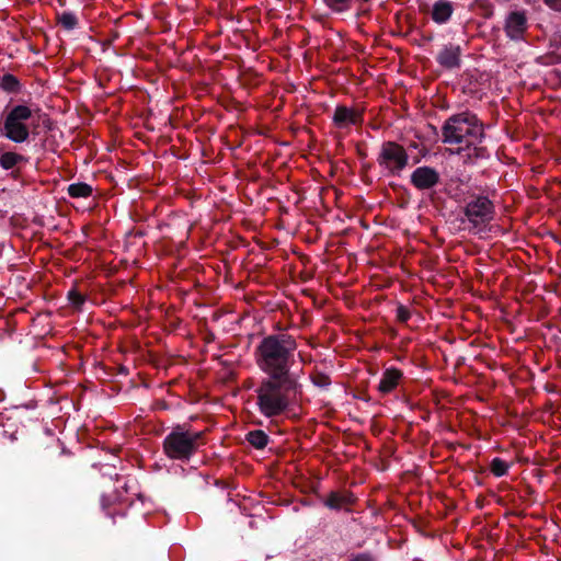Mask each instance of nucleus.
Returning <instances> with one entry per match:
<instances>
[{"instance_id":"f257e3e1","label":"nucleus","mask_w":561,"mask_h":561,"mask_svg":"<svg viewBox=\"0 0 561 561\" xmlns=\"http://www.w3.org/2000/svg\"><path fill=\"white\" fill-rule=\"evenodd\" d=\"M296 348V340L290 334L268 335L255 350V363L268 377L290 378L289 370Z\"/></svg>"},{"instance_id":"f03ea898","label":"nucleus","mask_w":561,"mask_h":561,"mask_svg":"<svg viewBox=\"0 0 561 561\" xmlns=\"http://www.w3.org/2000/svg\"><path fill=\"white\" fill-rule=\"evenodd\" d=\"M485 138L482 121L471 111L450 115L442 126V141L448 145H463L470 148Z\"/></svg>"},{"instance_id":"7ed1b4c3","label":"nucleus","mask_w":561,"mask_h":561,"mask_svg":"<svg viewBox=\"0 0 561 561\" xmlns=\"http://www.w3.org/2000/svg\"><path fill=\"white\" fill-rule=\"evenodd\" d=\"M294 388L291 378H264L255 389L256 405L260 413L266 417L284 414L290 404V393Z\"/></svg>"},{"instance_id":"20e7f679","label":"nucleus","mask_w":561,"mask_h":561,"mask_svg":"<svg viewBox=\"0 0 561 561\" xmlns=\"http://www.w3.org/2000/svg\"><path fill=\"white\" fill-rule=\"evenodd\" d=\"M205 444V432L192 431L183 424L171 430L163 439L162 448L169 459L188 461Z\"/></svg>"},{"instance_id":"39448f33","label":"nucleus","mask_w":561,"mask_h":561,"mask_svg":"<svg viewBox=\"0 0 561 561\" xmlns=\"http://www.w3.org/2000/svg\"><path fill=\"white\" fill-rule=\"evenodd\" d=\"M39 108L27 104H15L8 108L2 123V134L15 144H22L30 137L31 129L36 128Z\"/></svg>"},{"instance_id":"423d86ee","label":"nucleus","mask_w":561,"mask_h":561,"mask_svg":"<svg viewBox=\"0 0 561 561\" xmlns=\"http://www.w3.org/2000/svg\"><path fill=\"white\" fill-rule=\"evenodd\" d=\"M377 162L389 175H400L409 163V154L403 146L389 140L382 142Z\"/></svg>"},{"instance_id":"0eeeda50","label":"nucleus","mask_w":561,"mask_h":561,"mask_svg":"<svg viewBox=\"0 0 561 561\" xmlns=\"http://www.w3.org/2000/svg\"><path fill=\"white\" fill-rule=\"evenodd\" d=\"M463 214L471 224L478 226L490 222L494 217L495 208L493 202L488 196L474 195L466 204Z\"/></svg>"},{"instance_id":"6e6552de","label":"nucleus","mask_w":561,"mask_h":561,"mask_svg":"<svg viewBox=\"0 0 561 561\" xmlns=\"http://www.w3.org/2000/svg\"><path fill=\"white\" fill-rule=\"evenodd\" d=\"M529 27L528 19L524 10H515L507 14L504 22L505 35L514 42L525 39V34Z\"/></svg>"},{"instance_id":"1a4fd4ad","label":"nucleus","mask_w":561,"mask_h":561,"mask_svg":"<svg viewBox=\"0 0 561 561\" xmlns=\"http://www.w3.org/2000/svg\"><path fill=\"white\" fill-rule=\"evenodd\" d=\"M130 505V499H122L116 492L104 494L101 499L103 512L113 520L114 524L117 522V518H125L127 516Z\"/></svg>"},{"instance_id":"9d476101","label":"nucleus","mask_w":561,"mask_h":561,"mask_svg":"<svg viewBox=\"0 0 561 561\" xmlns=\"http://www.w3.org/2000/svg\"><path fill=\"white\" fill-rule=\"evenodd\" d=\"M410 182L419 191H428L440 182V175L438 171L432 167H417L411 173Z\"/></svg>"},{"instance_id":"9b49d317","label":"nucleus","mask_w":561,"mask_h":561,"mask_svg":"<svg viewBox=\"0 0 561 561\" xmlns=\"http://www.w3.org/2000/svg\"><path fill=\"white\" fill-rule=\"evenodd\" d=\"M335 127L346 128L351 125L360 126L364 122V110L337 105L332 115Z\"/></svg>"},{"instance_id":"f8f14e48","label":"nucleus","mask_w":561,"mask_h":561,"mask_svg":"<svg viewBox=\"0 0 561 561\" xmlns=\"http://www.w3.org/2000/svg\"><path fill=\"white\" fill-rule=\"evenodd\" d=\"M322 504L330 511L334 512H351L356 497L350 491H331L321 499Z\"/></svg>"},{"instance_id":"ddd939ff","label":"nucleus","mask_w":561,"mask_h":561,"mask_svg":"<svg viewBox=\"0 0 561 561\" xmlns=\"http://www.w3.org/2000/svg\"><path fill=\"white\" fill-rule=\"evenodd\" d=\"M331 378L318 371V409H324V415L330 416L335 410L333 404L334 392L329 387L331 386Z\"/></svg>"},{"instance_id":"4468645a","label":"nucleus","mask_w":561,"mask_h":561,"mask_svg":"<svg viewBox=\"0 0 561 561\" xmlns=\"http://www.w3.org/2000/svg\"><path fill=\"white\" fill-rule=\"evenodd\" d=\"M461 48L459 45H445L436 56L439 66L446 69L460 68L461 66Z\"/></svg>"},{"instance_id":"2eb2a0df","label":"nucleus","mask_w":561,"mask_h":561,"mask_svg":"<svg viewBox=\"0 0 561 561\" xmlns=\"http://www.w3.org/2000/svg\"><path fill=\"white\" fill-rule=\"evenodd\" d=\"M402 377L403 373L400 369L394 367L387 368L382 373L381 379L378 385V390L382 394H388L392 392L399 385Z\"/></svg>"},{"instance_id":"dca6fc26","label":"nucleus","mask_w":561,"mask_h":561,"mask_svg":"<svg viewBox=\"0 0 561 561\" xmlns=\"http://www.w3.org/2000/svg\"><path fill=\"white\" fill-rule=\"evenodd\" d=\"M454 12L453 3L447 0H438L433 4L432 20L437 24H445Z\"/></svg>"},{"instance_id":"f3484780","label":"nucleus","mask_w":561,"mask_h":561,"mask_svg":"<svg viewBox=\"0 0 561 561\" xmlns=\"http://www.w3.org/2000/svg\"><path fill=\"white\" fill-rule=\"evenodd\" d=\"M67 191L72 198H88L93 193L92 186L84 182L72 183L68 186Z\"/></svg>"},{"instance_id":"a211bd4d","label":"nucleus","mask_w":561,"mask_h":561,"mask_svg":"<svg viewBox=\"0 0 561 561\" xmlns=\"http://www.w3.org/2000/svg\"><path fill=\"white\" fill-rule=\"evenodd\" d=\"M24 160L25 158L22 154L13 151H7L0 156V167L4 170H10Z\"/></svg>"},{"instance_id":"6ab92c4d","label":"nucleus","mask_w":561,"mask_h":561,"mask_svg":"<svg viewBox=\"0 0 561 561\" xmlns=\"http://www.w3.org/2000/svg\"><path fill=\"white\" fill-rule=\"evenodd\" d=\"M0 88L8 93H18L21 90V83L14 75L5 73L1 78Z\"/></svg>"},{"instance_id":"aec40b11","label":"nucleus","mask_w":561,"mask_h":561,"mask_svg":"<svg viewBox=\"0 0 561 561\" xmlns=\"http://www.w3.org/2000/svg\"><path fill=\"white\" fill-rule=\"evenodd\" d=\"M247 440L255 448L262 449L267 445L268 437L262 430L250 431Z\"/></svg>"},{"instance_id":"412c9836","label":"nucleus","mask_w":561,"mask_h":561,"mask_svg":"<svg viewBox=\"0 0 561 561\" xmlns=\"http://www.w3.org/2000/svg\"><path fill=\"white\" fill-rule=\"evenodd\" d=\"M58 23L65 28V30H73L78 24L77 16L71 12H62L57 15Z\"/></svg>"},{"instance_id":"4be33fe9","label":"nucleus","mask_w":561,"mask_h":561,"mask_svg":"<svg viewBox=\"0 0 561 561\" xmlns=\"http://www.w3.org/2000/svg\"><path fill=\"white\" fill-rule=\"evenodd\" d=\"M510 465L503 459L493 458L490 463V470L495 477H503L507 473Z\"/></svg>"},{"instance_id":"5701e85b","label":"nucleus","mask_w":561,"mask_h":561,"mask_svg":"<svg viewBox=\"0 0 561 561\" xmlns=\"http://www.w3.org/2000/svg\"><path fill=\"white\" fill-rule=\"evenodd\" d=\"M469 150L468 159H488L490 157V153L485 147L479 146V145H472L470 148H467Z\"/></svg>"},{"instance_id":"b1692460","label":"nucleus","mask_w":561,"mask_h":561,"mask_svg":"<svg viewBox=\"0 0 561 561\" xmlns=\"http://www.w3.org/2000/svg\"><path fill=\"white\" fill-rule=\"evenodd\" d=\"M538 62L545 66H552L561 64V54L557 53L554 49L543 56L538 58Z\"/></svg>"},{"instance_id":"393cba45","label":"nucleus","mask_w":561,"mask_h":561,"mask_svg":"<svg viewBox=\"0 0 561 561\" xmlns=\"http://www.w3.org/2000/svg\"><path fill=\"white\" fill-rule=\"evenodd\" d=\"M68 299L69 301L71 302L72 306H75L76 308H80L84 301H85V297L79 293L77 289H71L69 293H68Z\"/></svg>"},{"instance_id":"a878e982","label":"nucleus","mask_w":561,"mask_h":561,"mask_svg":"<svg viewBox=\"0 0 561 561\" xmlns=\"http://www.w3.org/2000/svg\"><path fill=\"white\" fill-rule=\"evenodd\" d=\"M397 320L401 323H405L409 321V319L411 318V312L409 310V308H407L405 306L403 305H399L397 307Z\"/></svg>"},{"instance_id":"bb28decb","label":"nucleus","mask_w":561,"mask_h":561,"mask_svg":"<svg viewBox=\"0 0 561 561\" xmlns=\"http://www.w3.org/2000/svg\"><path fill=\"white\" fill-rule=\"evenodd\" d=\"M331 9L342 11L346 8L348 0H323Z\"/></svg>"},{"instance_id":"cd10ccee","label":"nucleus","mask_w":561,"mask_h":561,"mask_svg":"<svg viewBox=\"0 0 561 561\" xmlns=\"http://www.w3.org/2000/svg\"><path fill=\"white\" fill-rule=\"evenodd\" d=\"M549 46L556 50L561 49V30L554 32L550 39H549Z\"/></svg>"},{"instance_id":"c85d7f7f","label":"nucleus","mask_w":561,"mask_h":561,"mask_svg":"<svg viewBox=\"0 0 561 561\" xmlns=\"http://www.w3.org/2000/svg\"><path fill=\"white\" fill-rule=\"evenodd\" d=\"M348 561H377L376 558L369 552H360L352 554Z\"/></svg>"},{"instance_id":"c756f323","label":"nucleus","mask_w":561,"mask_h":561,"mask_svg":"<svg viewBox=\"0 0 561 561\" xmlns=\"http://www.w3.org/2000/svg\"><path fill=\"white\" fill-rule=\"evenodd\" d=\"M325 96H328L330 99L333 98V95L331 93L325 94V93L318 92V111L322 110V112H328L330 110L331 105L327 101L319 100V98H325Z\"/></svg>"},{"instance_id":"7c9ffc66","label":"nucleus","mask_w":561,"mask_h":561,"mask_svg":"<svg viewBox=\"0 0 561 561\" xmlns=\"http://www.w3.org/2000/svg\"><path fill=\"white\" fill-rule=\"evenodd\" d=\"M543 3L554 12H561V0H542Z\"/></svg>"},{"instance_id":"2f4dec72","label":"nucleus","mask_w":561,"mask_h":561,"mask_svg":"<svg viewBox=\"0 0 561 561\" xmlns=\"http://www.w3.org/2000/svg\"><path fill=\"white\" fill-rule=\"evenodd\" d=\"M356 152L360 159H365L367 157L366 149L360 145H356Z\"/></svg>"},{"instance_id":"473e14b6","label":"nucleus","mask_w":561,"mask_h":561,"mask_svg":"<svg viewBox=\"0 0 561 561\" xmlns=\"http://www.w3.org/2000/svg\"><path fill=\"white\" fill-rule=\"evenodd\" d=\"M539 0H524V2L528 5H534L538 2Z\"/></svg>"},{"instance_id":"72a5a7b5","label":"nucleus","mask_w":561,"mask_h":561,"mask_svg":"<svg viewBox=\"0 0 561 561\" xmlns=\"http://www.w3.org/2000/svg\"><path fill=\"white\" fill-rule=\"evenodd\" d=\"M329 193H330L329 188H321L320 197L322 198V194H329Z\"/></svg>"},{"instance_id":"f704fd0d","label":"nucleus","mask_w":561,"mask_h":561,"mask_svg":"<svg viewBox=\"0 0 561 561\" xmlns=\"http://www.w3.org/2000/svg\"><path fill=\"white\" fill-rule=\"evenodd\" d=\"M310 377H311V379H312V380H314V379H316V377L313 376V374H312V373L310 374Z\"/></svg>"},{"instance_id":"c9c22d12","label":"nucleus","mask_w":561,"mask_h":561,"mask_svg":"<svg viewBox=\"0 0 561 561\" xmlns=\"http://www.w3.org/2000/svg\"><path fill=\"white\" fill-rule=\"evenodd\" d=\"M432 38H433L432 36H426L427 41H432Z\"/></svg>"},{"instance_id":"e433bc0d","label":"nucleus","mask_w":561,"mask_h":561,"mask_svg":"<svg viewBox=\"0 0 561 561\" xmlns=\"http://www.w3.org/2000/svg\"><path fill=\"white\" fill-rule=\"evenodd\" d=\"M317 341H318V342L320 341V332H318Z\"/></svg>"}]
</instances>
